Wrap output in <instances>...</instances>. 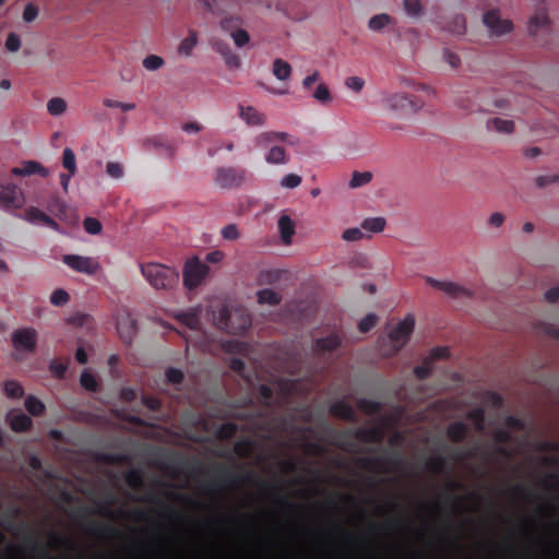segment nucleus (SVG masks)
I'll return each instance as SVG.
<instances>
[{"instance_id": "nucleus-1", "label": "nucleus", "mask_w": 559, "mask_h": 559, "mask_svg": "<svg viewBox=\"0 0 559 559\" xmlns=\"http://www.w3.org/2000/svg\"><path fill=\"white\" fill-rule=\"evenodd\" d=\"M382 107L392 117L404 119L419 112L424 107V102L419 97L406 93H389L382 98Z\"/></svg>"}, {"instance_id": "nucleus-2", "label": "nucleus", "mask_w": 559, "mask_h": 559, "mask_svg": "<svg viewBox=\"0 0 559 559\" xmlns=\"http://www.w3.org/2000/svg\"><path fill=\"white\" fill-rule=\"evenodd\" d=\"M215 473L216 478L203 487V491L210 496H216L223 489L242 485L245 483L251 481L252 479L260 484L264 489L267 488V485L264 481L253 476L251 473L236 475L224 466L216 467Z\"/></svg>"}, {"instance_id": "nucleus-3", "label": "nucleus", "mask_w": 559, "mask_h": 559, "mask_svg": "<svg viewBox=\"0 0 559 559\" xmlns=\"http://www.w3.org/2000/svg\"><path fill=\"white\" fill-rule=\"evenodd\" d=\"M141 273L155 289L170 290L179 282V273L175 269L159 263L141 264Z\"/></svg>"}, {"instance_id": "nucleus-4", "label": "nucleus", "mask_w": 559, "mask_h": 559, "mask_svg": "<svg viewBox=\"0 0 559 559\" xmlns=\"http://www.w3.org/2000/svg\"><path fill=\"white\" fill-rule=\"evenodd\" d=\"M24 204V193L16 185L0 183V209L13 211L23 207Z\"/></svg>"}, {"instance_id": "nucleus-5", "label": "nucleus", "mask_w": 559, "mask_h": 559, "mask_svg": "<svg viewBox=\"0 0 559 559\" xmlns=\"http://www.w3.org/2000/svg\"><path fill=\"white\" fill-rule=\"evenodd\" d=\"M209 267L197 258L187 261L183 269V285L188 289L197 288L206 276Z\"/></svg>"}, {"instance_id": "nucleus-6", "label": "nucleus", "mask_w": 559, "mask_h": 559, "mask_svg": "<svg viewBox=\"0 0 559 559\" xmlns=\"http://www.w3.org/2000/svg\"><path fill=\"white\" fill-rule=\"evenodd\" d=\"M415 325V319L412 314L406 316L390 332L389 337L393 346V352H399L408 341Z\"/></svg>"}, {"instance_id": "nucleus-7", "label": "nucleus", "mask_w": 559, "mask_h": 559, "mask_svg": "<svg viewBox=\"0 0 559 559\" xmlns=\"http://www.w3.org/2000/svg\"><path fill=\"white\" fill-rule=\"evenodd\" d=\"M246 180V171L235 167H218L215 173V182L222 188H236Z\"/></svg>"}, {"instance_id": "nucleus-8", "label": "nucleus", "mask_w": 559, "mask_h": 559, "mask_svg": "<svg viewBox=\"0 0 559 559\" xmlns=\"http://www.w3.org/2000/svg\"><path fill=\"white\" fill-rule=\"evenodd\" d=\"M11 340L16 350L33 353L36 349L37 332L33 328L16 329L13 331Z\"/></svg>"}, {"instance_id": "nucleus-9", "label": "nucleus", "mask_w": 559, "mask_h": 559, "mask_svg": "<svg viewBox=\"0 0 559 559\" xmlns=\"http://www.w3.org/2000/svg\"><path fill=\"white\" fill-rule=\"evenodd\" d=\"M483 23L493 36H502L513 31L512 21L501 19L499 11L496 9L484 14Z\"/></svg>"}, {"instance_id": "nucleus-10", "label": "nucleus", "mask_w": 559, "mask_h": 559, "mask_svg": "<svg viewBox=\"0 0 559 559\" xmlns=\"http://www.w3.org/2000/svg\"><path fill=\"white\" fill-rule=\"evenodd\" d=\"M63 262L72 270L85 274H94L98 270V263L90 257H82L76 254L63 255Z\"/></svg>"}, {"instance_id": "nucleus-11", "label": "nucleus", "mask_w": 559, "mask_h": 559, "mask_svg": "<svg viewBox=\"0 0 559 559\" xmlns=\"http://www.w3.org/2000/svg\"><path fill=\"white\" fill-rule=\"evenodd\" d=\"M426 283L429 284L431 287L439 289L447 294L450 297H471V292L453 282L448 281H439L433 277H426Z\"/></svg>"}, {"instance_id": "nucleus-12", "label": "nucleus", "mask_w": 559, "mask_h": 559, "mask_svg": "<svg viewBox=\"0 0 559 559\" xmlns=\"http://www.w3.org/2000/svg\"><path fill=\"white\" fill-rule=\"evenodd\" d=\"M254 144L259 148H266L271 144H276L277 142H286L292 145L295 144L292 136L286 132L278 131H266L262 132L254 138Z\"/></svg>"}, {"instance_id": "nucleus-13", "label": "nucleus", "mask_w": 559, "mask_h": 559, "mask_svg": "<svg viewBox=\"0 0 559 559\" xmlns=\"http://www.w3.org/2000/svg\"><path fill=\"white\" fill-rule=\"evenodd\" d=\"M360 462L365 468L377 472H386V466L389 465L400 466L402 464V459L400 456H369L362 459Z\"/></svg>"}, {"instance_id": "nucleus-14", "label": "nucleus", "mask_w": 559, "mask_h": 559, "mask_svg": "<svg viewBox=\"0 0 559 559\" xmlns=\"http://www.w3.org/2000/svg\"><path fill=\"white\" fill-rule=\"evenodd\" d=\"M24 219L32 224H43L53 230H59V224L38 207L31 206L24 212Z\"/></svg>"}, {"instance_id": "nucleus-15", "label": "nucleus", "mask_w": 559, "mask_h": 559, "mask_svg": "<svg viewBox=\"0 0 559 559\" xmlns=\"http://www.w3.org/2000/svg\"><path fill=\"white\" fill-rule=\"evenodd\" d=\"M342 344L340 335L332 333L328 336L317 338L313 343L316 354H324L336 350Z\"/></svg>"}, {"instance_id": "nucleus-16", "label": "nucleus", "mask_w": 559, "mask_h": 559, "mask_svg": "<svg viewBox=\"0 0 559 559\" xmlns=\"http://www.w3.org/2000/svg\"><path fill=\"white\" fill-rule=\"evenodd\" d=\"M240 118L251 127L263 126L265 123V116L252 106L239 105Z\"/></svg>"}, {"instance_id": "nucleus-17", "label": "nucleus", "mask_w": 559, "mask_h": 559, "mask_svg": "<svg viewBox=\"0 0 559 559\" xmlns=\"http://www.w3.org/2000/svg\"><path fill=\"white\" fill-rule=\"evenodd\" d=\"M550 19L548 16V12L546 7L543 4L537 8L535 14L530 19L528 22V33L531 35H535L539 28L549 27Z\"/></svg>"}, {"instance_id": "nucleus-18", "label": "nucleus", "mask_w": 559, "mask_h": 559, "mask_svg": "<svg viewBox=\"0 0 559 559\" xmlns=\"http://www.w3.org/2000/svg\"><path fill=\"white\" fill-rule=\"evenodd\" d=\"M383 430L377 426L358 428L354 431L355 439L365 443H378L383 439Z\"/></svg>"}, {"instance_id": "nucleus-19", "label": "nucleus", "mask_w": 559, "mask_h": 559, "mask_svg": "<svg viewBox=\"0 0 559 559\" xmlns=\"http://www.w3.org/2000/svg\"><path fill=\"white\" fill-rule=\"evenodd\" d=\"M455 104L457 107H460L466 111H469V112L491 111L492 108H503L506 106V100L495 99L492 104L483 103V104L474 105V104H469V102H467V100L465 102V99H463V98H459V99H456Z\"/></svg>"}, {"instance_id": "nucleus-20", "label": "nucleus", "mask_w": 559, "mask_h": 559, "mask_svg": "<svg viewBox=\"0 0 559 559\" xmlns=\"http://www.w3.org/2000/svg\"><path fill=\"white\" fill-rule=\"evenodd\" d=\"M11 174L13 176H31L34 174H38L41 177L48 176V170L43 167L38 162L28 160L25 162L21 167H13L11 169Z\"/></svg>"}, {"instance_id": "nucleus-21", "label": "nucleus", "mask_w": 559, "mask_h": 559, "mask_svg": "<svg viewBox=\"0 0 559 559\" xmlns=\"http://www.w3.org/2000/svg\"><path fill=\"white\" fill-rule=\"evenodd\" d=\"M330 412L334 417L347 420V421H355V411L352 407V405L343 400L334 402L331 407Z\"/></svg>"}, {"instance_id": "nucleus-22", "label": "nucleus", "mask_w": 559, "mask_h": 559, "mask_svg": "<svg viewBox=\"0 0 559 559\" xmlns=\"http://www.w3.org/2000/svg\"><path fill=\"white\" fill-rule=\"evenodd\" d=\"M10 427L14 432H26L33 426V420L22 412L11 413L9 417Z\"/></svg>"}, {"instance_id": "nucleus-23", "label": "nucleus", "mask_w": 559, "mask_h": 559, "mask_svg": "<svg viewBox=\"0 0 559 559\" xmlns=\"http://www.w3.org/2000/svg\"><path fill=\"white\" fill-rule=\"evenodd\" d=\"M88 533H91L92 535H95V536L107 537V538L121 536V532L118 528H116L109 524L99 523V522H91V524L88 526Z\"/></svg>"}, {"instance_id": "nucleus-24", "label": "nucleus", "mask_w": 559, "mask_h": 559, "mask_svg": "<svg viewBox=\"0 0 559 559\" xmlns=\"http://www.w3.org/2000/svg\"><path fill=\"white\" fill-rule=\"evenodd\" d=\"M265 154V162L271 165H285L288 163L286 150L283 146L271 144Z\"/></svg>"}, {"instance_id": "nucleus-25", "label": "nucleus", "mask_w": 559, "mask_h": 559, "mask_svg": "<svg viewBox=\"0 0 559 559\" xmlns=\"http://www.w3.org/2000/svg\"><path fill=\"white\" fill-rule=\"evenodd\" d=\"M277 226L282 241L285 245H290L293 236L295 235V224L293 219L287 215H283L280 217Z\"/></svg>"}, {"instance_id": "nucleus-26", "label": "nucleus", "mask_w": 559, "mask_h": 559, "mask_svg": "<svg viewBox=\"0 0 559 559\" xmlns=\"http://www.w3.org/2000/svg\"><path fill=\"white\" fill-rule=\"evenodd\" d=\"M467 426L462 421H455L449 425L447 436L452 442H462L467 436Z\"/></svg>"}, {"instance_id": "nucleus-27", "label": "nucleus", "mask_w": 559, "mask_h": 559, "mask_svg": "<svg viewBox=\"0 0 559 559\" xmlns=\"http://www.w3.org/2000/svg\"><path fill=\"white\" fill-rule=\"evenodd\" d=\"M135 325H136L135 321L132 319H129V318L118 321L117 328H118L119 334H120L121 338L123 340V342H126V343L131 342V340L135 333V329H136Z\"/></svg>"}, {"instance_id": "nucleus-28", "label": "nucleus", "mask_w": 559, "mask_h": 559, "mask_svg": "<svg viewBox=\"0 0 559 559\" xmlns=\"http://www.w3.org/2000/svg\"><path fill=\"white\" fill-rule=\"evenodd\" d=\"M394 22V19L386 13H380L371 16L368 21V27L372 32H381L384 27Z\"/></svg>"}, {"instance_id": "nucleus-29", "label": "nucleus", "mask_w": 559, "mask_h": 559, "mask_svg": "<svg viewBox=\"0 0 559 559\" xmlns=\"http://www.w3.org/2000/svg\"><path fill=\"white\" fill-rule=\"evenodd\" d=\"M487 128L499 133L510 134L514 131V122L502 118H493L487 121Z\"/></svg>"}, {"instance_id": "nucleus-30", "label": "nucleus", "mask_w": 559, "mask_h": 559, "mask_svg": "<svg viewBox=\"0 0 559 559\" xmlns=\"http://www.w3.org/2000/svg\"><path fill=\"white\" fill-rule=\"evenodd\" d=\"M272 71L277 80L285 81L290 78L292 67L287 61L278 58L274 60Z\"/></svg>"}, {"instance_id": "nucleus-31", "label": "nucleus", "mask_w": 559, "mask_h": 559, "mask_svg": "<svg viewBox=\"0 0 559 559\" xmlns=\"http://www.w3.org/2000/svg\"><path fill=\"white\" fill-rule=\"evenodd\" d=\"M180 323L191 330H199L201 325L200 316L195 311H185L177 316Z\"/></svg>"}, {"instance_id": "nucleus-32", "label": "nucleus", "mask_w": 559, "mask_h": 559, "mask_svg": "<svg viewBox=\"0 0 559 559\" xmlns=\"http://www.w3.org/2000/svg\"><path fill=\"white\" fill-rule=\"evenodd\" d=\"M258 301L261 305L277 306L282 301V296L272 289L265 288L258 292Z\"/></svg>"}, {"instance_id": "nucleus-33", "label": "nucleus", "mask_w": 559, "mask_h": 559, "mask_svg": "<svg viewBox=\"0 0 559 559\" xmlns=\"http://www.w3.org/2000/svg\"><path fill=\"white\" fill-rule=\"evenodd\" d=\"M361 229L368 233H380L385 227V219L383 217H370L362 221Z\"/></svg>"}, {"instance_id": "nucleus-34", "label": "nucleus", "mask_w": 559, "mask_h": 559, "mask_svg": "<svg viewBox=\"0 0 559 559\" xmlns=\"http://www.w3.org/2000/svg\"><path fill=\"white\" fill-rule=\"evenodd\" d=\"M25 408L32 416L35 417L43 415L46 409L45 404L33 395H28L25 399Z\"/></svg>"}, {"instance_id": "nucleus-35", "label": "nucleus", "mask_w": 559, "mask_h": 559, "mask_svg": "<svg viewBox=\"0 0 559 559\" xmlns=\"http://www.w3.org/2000/svg\"><path fill=\"white\" fill-rule=\"evenodd\" d=\"M198 44L197 32L193 29L189 31L188 37H186L179 45L178 51L180 55L190 56L192 50Z\"/></svg>"}, {"instance_id": "nucleus-36", "label": "nucleus", "mask_w": 559, "mask_h": 559, "mask_svg": "<svg viewBox=\"0 0 559 559\" xmlns=\"http://www.w3.org/2000/svg\"><path fill=\"white\" fill-rule=\"evenodd\" d=\"M358 408L367 414V415H374L381 412L382 404L378 401L369 400V399H360L357 402Z\"/></svg>"}, {"instance_id": "nucleus-37", "label": "nucleus", "mask_w": 559, "mask_h": 559, "mask_svg": "<svg viewBox=\"0 0 559 559\" xmlns=\"http://www.w3.org/2000/svg\"><path fill=\"white\" fill-rule=\"evenodd\" d=\"M253 448L254 443L251 439L242 438L235 443L234 451L240 457H248L251 455Z\"/></svg>"}, {"instance_id": "nucleus-38", "label": "nucleus", "mask_w": 559, "mask_h": 559, "mask_svg": "<svg viewBox=\"0 0 559 559\" xmlns=\"http://www.w3.org/2000/svg\"><path fill=\"white\" fill-rule=\"evenodd\" d=\"M403 7L406 14L411 17H419L424 14L421 0H404Z\"/></svg>"}, {"instance_id": "nucleus-39", "label": "nucleus", "mask_w": 559, "mask_h": 559, "mask_svg": "<svg viewBox=\"0 0 559 559\" xmlns=\"http://www.w3.org/2000/svg\"><path fill=\"white\" fill-rule=\"evenodd\" d=\"M126 483L132 489H139L143 485V476L139 469H130L123 475Z\"/></svg>"}, {"instance_id": "nucleus-40", "label": "nucleus", "mask_w": 559, "mask_h": 559, "mask_svg": "<svg viewBox=\"0 0 559 559\" xmlns=\"http://www.w3.org/2000/svg\"><path fill=\"white\" fill-rule=\"evenodd\" d=\"M47 110L51 116H60L67 110V103L63 98L53 97L48 100Z\"/></svg>"}, {"instance_id": "nucleus-41", "label": "nucleus", "mask_w": 559, "mask_h": 559, "mask_svg": "<svg viewBox=\"0 0 559 559\" xmlns=\"http://www.w3.org/2000/svg\"><path fill=\"white\" fill-rule=\"evenodd\" d=\"M372 179V174L370 171H354L349 181L350 188H359L367 183H369Z\"/></svg>"}, {"instance_id": "nucleus-42", "label": "nucleus", "mask_w": 559, "mask_h": 559, "mask_svg": "<svg viewBox=\"0 0 559 559\" xmlns=\"http://www.w3.org/2000/svg\"><path fill=\"white\" fill-rule=\"evenodd\" d=\"M447 466V459L442 455L431 456L426 462V468L432 473H441Z\"/></svg>"}, {"instance_id": "nucleus-43", "label": "nucleus", "mask_w": 559, "mask_h": 559, "mask_svg": "<svg viewBox=\"0 0 559 559\" xmlns=\"http://www.w3.org/2000/svg\"><path fill=\"white\" fill-rule=\"evenodd\" d=\"M4 392L7 396L11 399H21L24 394L22 385L14 380H8L4 382Z\"/></svg>"}, {"instance_id": "nucleus-44", "label": "nucleus", "mask_w": 559, "mask_h": 559, "mask_svg": "<svg viewBox=\"0 0 559 559\" xmlns=\"http://www.w3.org/2000/svg\"><path fill=\"white\" fill-rule=\"evenodd\" d=\"M62 165L72 175L76 171V162L74 152L70 147H66L62 154Z\"/></svg>"}, {"instance_id": "nucleus-45", "label": "nucleus", "mask_w": 559, "mask_h": 559, "mask_svg": "<svg viewBox=\"0 0 559 559\" xmlns=\"http://www.w3.org/2000/svg\"><path fill=\"white\" fill-rule=\"evenodd\" d=\"M238 427L234 423H225L219 426L216 432V437L222 440H228L235 436Z\"/></svg>"}, {"instance_id": "nucleus-46", "label": "nucleus", "mask_w": 559, "mask_h": 559, "mask_svg": "<svg viewBox=\"0 0 559 559\" xmlns=\"http://www.w3.org/2000/svg\"><path fill=\"white\" fill-rule=\"evenodd\" d=\"M216 49L224 56L225 61L229 67L239 66L238 56L231 52L227 45L216 44Z\"/></svg>"}, {"instance_id": "nucleus-47", "label": "nucleus", "mask_w": 559, "mask_h": 559, "mask_svg": "<svg viewBox=\"0 0 559 559\" xmlns=\"http://www.w3.org/2000/svg\"><path fill=\"white\" fill-rule=\"evenodd\" d=\"M432 362L426 357L421 365L414 368V373L419 380H425L432 373Z\"/></svg>"}, {"instance_id": "nucleus-48", "label": "nucleus", "mask_w": 559, "mask_h": 559, "mask_svg": "<svg viewBox=\"0 0 559 559\" xmlns=\"http://www.w3.org/2000/svg\"><path fill=\"white\" fill-rule=\"evenodd\" d=\"M80 383L87 391H91V392L98 391V383H97L96 378L94 377V374H92L87 371H84L81 374Z\"/></svg>"}, {"instance_id": "nucleus-49", "label": "nucleus", "mask_w": 559, "mask_h": 559, "mask_svg": "<svg viewBox=\"0 0 559 559\" xmlns=\"http://www.w3.org/2000/svg\"><path fill=\"white\" fill-rule=\"evenodd\" d=\"M467 418L474 423L476 430L480 431L485 427V412L481 408H476L467 414Z\"/></svg>"}, {"instance_id": "nucleus-50", "label": "nucleus", "mask_w": 559, "mask_h": 559, "mask_svg": "<svg viewBox=\"0 0 559 559\" xmlns=\"http://www.w3.org/2000/svg\"><path fill=\"white\" fill-rule=\"evenodd\" d=\"M313 97L321 104H329L332 100L331 92L324 83H321L317 86L313 93Z\"/></svg>"}, {"instance_id": "nucleus-51", "label": "nucleus", "mask_w": 559, "mask_h": 559, "mask_svg": "<svg viewBox=\"0 0 559 559\" xmlns=\"http://www.w3.org/2000/svg\"><path fill=\"white\" fill-rule=\"evenodd\" d=\"M259 395H260V401H261V404L264 406V407H272L273 406V390L266 385V384H261L259 386Z\"/></svg>"}, {"instance_id": "nucleus-52", "label": "nucleus", "mask_w": 559, "mask_h": 559, "mask_svg": "<svg viewBox=\"0 0 559 559\" xmlns=\"http://www.w3.org/2000/svg\"><path fill=\"white\" fill-rule=\"evenodd\" d=\"M70 300V295L62 288L52 292L50 302L56 307H62Z\"/></svg>"}, {"instance_id": "nucleus-53", "label": "nucleus", "mask_w": 559, "mask_h": 559, "mask_svg": "<svg viewBox=\"0 0 559 559\" xmlns=\"http://www.w3.org/2000/svg\"><path fill=\"white\" fill-rule=\"evenodd\" d=\"M163 64V58L156 55H150L143 60V67L148 71H156L162 68Z\"/></svg>"}, {"instance_id": "nucleus-54", "label": "nucleus", "mask_w": 559, "mask_h": 559, "mask_svg": "<svg viewBox=\"0 0 559 559\" xmlns=\"http://www.w3.org/2000/svg\"><path fill=\"white\" fill-rule=\"evenodd\" d=\"M67 369L68 366L58 359H53L49 364V370L58 379H63L66 377Z\"/></svg>"}, {"instance_id": "nucleus-55", "label": "nucleus", "mask_w": 559, "mask_h": 559, "mask_svg": "<svg viewBox=\"0 0 559 559\" xmlns=\"http://www.w3.org/2000/svg\"><path fill=\"white\" fill-rule=\"evenodd\" d=\"M377 321V316L374 313H369L358 323V329L361 333H367L376 326Z\"/></svg>"}, {"instance_id": "nucleus-56", "label": "nucleus", "mask_w": 559, "mask_h": 559, "mask_svg": "<svg viewBox=\"0 0 559 559\" xmlns=\"http://www.w3.org/2000/svg\"><path fill=\"white\" fill-rule=\"evenodd\" d=\"M84 229L91 235H97L102 231V224L97 218L86 217L83 222Z\"/></svg>"}, {"instance_id": "nucleus-57", "label": "nucleus", "mask_w": 559, "mask_h": 559, "mask_svg": "<svg viewBox=\"0 0 559 559\" xmlns=\"http://www.w3.org/2000/svg\"><path fill=\"white\" fill-rule=\"evenodd\" d=\"M185 374L180 369L170 367L166 370V380L173 384H180L183 381Z\"/></svg>"}, {"instance_id": "nucleus-58", "label": "nucleus", "mask_w": 559, "mask_h": 559, "mask_svg": "<svg viewBox=\"0 0 559 559\" xmlns=\"http://www.w3.org/2000/svg\"><path fill=\"white\" fill-rule=\"evenodd\" d=\"M106 173L114 179H120L123 176V166L117 162H108Z\"/></svg>"}, {"instance_id": "nucleus-59", "label": "nucleus", "mask_w": 559, "mask_h": 559, "mask_svg": "<svg viewBox=\"0 0 559 559\" xmlns=\"http://www.w3.org/2000/svg\"><path fill=\"white\" fill-rule=\"evenodd\" d=\"M301 183V177L296 174H288L281 180V186L287 189L297 188Z\"/></svg>"}, {"instance_id": "nucleus-60", "label": "nucleus", "mask_w": 559, "mask_h": 559, "mask_svg": "<svg viewBox=\"0 0 559 559\" xmlns=\"http://www.w3.org/2000/svg\"><path fill=\"white\" fill-rule=\"evenodd\" d=\"M449 29L455 34H463L466 29L465 17L461 14L455 15Z\"/></svg>"}, {"instance_id": "nucleus-61", "label": "nucleus", "mask_w": 559, "mask_h": 559, "mask_svg": "<svg viewBox=\"0 0 559 559\" xmlns=\"http://www.w3.org/2000/svg\"><path fill=\"white\" fill-rule=\"evenodd\" d=\"M231 37L236 46L238 47L245 46L249 43L250 39L248 32L242 28H237L234 32H231Z\"/></svg>"}, {"instance_id": "nucleus-62", "label": "nucleus", "mask_w": 559, "mask_h": 559, "mask_svg": "<svg viewBox=\"0 0 559 559\" xmlns=\"http://www.w3.org/2000/svg\"><path fill=\"white\" fill-rule=\"evenodd\" d=\"M345 86L355 93H359L365 86V80L359 76H348L345 80Z\"/></svg>"}, {"instance_id": "nucleus-63", "label": "nucleus", "mask_w": 559, "mask_h": 559, "mask_svg": "<svg viewBox=\"0 0 559 559\" xmlns=\"http://www.w3.org/2000/svg\"><path fill=\"white\" fill-rule=\"evenodd\" d=\"M222 237L226 240H236L239 238V230L236 224H228L223 227Z\"/></svg>"}, {"instance_id": "nucleus-64", "label": "nucleus", "mask_w": 559, "mask_h": 559, "mask_svg": "<svg viewBox=\"0 0 559 559\" xmlns=\"http://www.w3.org/2000/svg\"><path fill=\"white\" fill-rule=\"evenodd\" d=\"M559 182V175H542L535 178V185L538 188H544L548 185Z\"/></svg>"}]
</instances>
